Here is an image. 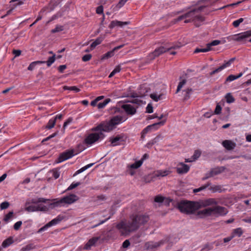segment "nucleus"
I'll list each match as a JSON object with an SVG mask.
<instances>
[{
	"label": "nucleus",
	"instance_id": "f257e3e1",
	"mask_svg": "<svg viewBox=\"0 0 251 251\" xmlns=\"http://www.w3.org/2000/svg\"><path fill=\"white\" fill-rule=\"evenodd\" d=\"M149 220V217L144 214H135L131 216L127 220H122L116 225V227L120 234L127 236L136 231L141 226Z\"/></svg>",
	"mask_w": 251,
	"mask_h": 251
},
{
	"label": "nucleus",
	"instance_id": "f03ea898",
	"mask_svg": "<svg viewBox=\"0 0 251 251\" xmlns=\"http://www.w3.org/2000/svg\"><path fill=\"white\" fill-rule=\"evenodd\" d=\"M201 207L199 202L182 200L177 204V208L183 213L190 214L194 213Z\"/></svg>",
	"mask_w": 251,
	"mask_h": 251
},
{
	"label": "nucleus",
	"instance_id": "7ed1b4c3",
	"mask_svg": "<svg viewBox=\"0 0 251 251\" xmlns=\"http://www.w3.org/2000/svg\"><path fill=\"white\" fill-rule=\"evenodd\" d=\"M183 45L180 43H177L176 45L171 47H164L161 46L156 49L154 51L152 52L149 56L150 58L152 60L156 57L159 56L162 53L170 51L171 54L175 55L176 53V51H172V50H176L180 48Z\"/></svg>",
	"mask_w": 251,
	"mask_h": 251
},
{
	"label": "nucleus",
	"instance_id": "20e7f679",
	"mask_svg": "<svg viewBox=\"0 0 251 251\" xmlns=\"http://www.w3.org/2000/svg\"><path fill=\"white\" fill-rule=\"evenodd\" d=\"M78 199V197L75 194H71L63 197L61 199L51 203L49 206L52 208L55 207L61 206L64 204H72L76 201Z\"/></svg>",
	"mask_w": 251,
	"mask_h": 251
},
{
	"label": "nucleus",
	"instance_id": "39448f33",
	"mask_svg": "<svg viewBox=\"0 0 251 251\" xmlns=\"http://www.w3.org/2000/svg\"><path fill=\"white\" fill-rule=\"evenodd\" d=\"M199 9H195L189 11V12L179 16L177 18V21H179L185 19L184 23H187L191 21H194L196 19H201V17L198 14Z\"/></svg>",
	"mask_w": 251,
	"mask_h": 251
},
{
	"label": "nucleus",
	"instance_id": "423d86ee",
	"mask_svg": "<svg viewBox=\"0 0 251 251\" xmlns=\"http://www.w3.org/2000/svg\"><path fill=\"white\" fill-rule=\"evenodd\" d=\"M105 135L101 132L97 131V132L91 133L89 134L85 139V143L91 145L99 140L103 139Z\"/></svg>",
	"mask_w": 251,
	"mask_h": 251
},
{
	"label": "nucleus",
	"instance_id": "0eeeda50",
	"mask_svg": "<svg viewBox=\"0 0 251 251\" xmlns=\"http://www.w3.org/2000/svg\"><path fill=\"white\" fill-rule=\"evenodd\" d=\"M114 127L112 126L109 121L104 122L99 125L93 128L92 130L93 131H99L101 132H109L114 129Z\"/></svg>",
	"mask_w": 251,
	"mask_h": 251
},
{
	"label": "nucleus",
	"instance_id": "6e6552de",
	"mask_svg": "<svg viewBox=\"0 0 251 251\" xmlns=\"http://www.w3.org/2000/svg\"><path fill=\"white\" fill-rule=\"evenodd\" d=\"M212 215L216 217L223 216L226 215L228 213L227 209L223 206L217 205L212 207Z\"/></svg>",
	"mask_w": 251,
	"mask_h": 251
},
{
	"label": "nucleus",
	"instance_id": "1a4fd4ad",
	"mask_svg": "<svg viewBox=\"0 0 251 251\" xmlns=\"http://www.w3.org/2000/svg\"><path fill=\"white\" fill-rule=\"evenodd\" d=\"M126 136L122 133L117 135L115 137H111L110 141L112 146H116L120 145L122 142H126Z\"/></svg>",
	"mask_w": 251,
	"mask_h": 251
},
{
	"label": "nucleus",
	"instance_id": "9d476101",
	"mask_svg": "<svg viewBox=\"0 0 251 251\" xmlns=\"http://www.w3.org/2000/svg\"><path fill=\"white\" fill-rule=\"evenodd\" d=\"M166 121V118L160 122L147 126L143 130V131H142V133H143V134H146L149 131H151V129L153 128H154V129H157L159 126L164 125Z\"/></svg>",
	"mask_w": 251,
	"mask_h": 251
},
{
	"label": "nucleus",
	"instance_id": "9b49d317",
	"mask_svg": "<svg viewBox=\"0 0 251 251\" xmlns=\"http://www.w3.org/2000/svg\"><path fill=\"white\" fill-rule=\"evenodd\" d=\"M74 151L73 150L67 151L60 154L59 157L58 158V161L57 162H62L72 157L73 156H74Z\"/></svg>",
	"mask_w": 251,
	"mask_h": 251
},
{
	"label": "nucleus",
	"instance_id": "f8f14e48",
	"mask_svg": "<svg viewBox=\"0 0 251 251\" xmlns=\"http://www.w3.org/2000/svg\"><path fill=\"white\" fill-rule=\"evenodd\" d=\"M251 36V29L233 35V40L236 41H241Z\"/></svg>",
	"mask_w": 251,
	"mask_h": 251
},
{
	"label": "nucleus",
	"instance_id": "ddd939ff",
	"mask_svg": "<svg viewBox=\"0 0 251 251\" xmlns=\"http://www.w3.org/2000/svg\"><path fill=\"white\" fill-rule=\"evenodd\" d=\"M49 208L48 206L39 204L38 205H30L26 207L25 209L28 212H34V211H47Z\"/></svg>",
	"mask_w": 251,
	"mask_h": 251
},
{
	"label": "nucleus",
	"instance_id": "4468645a",
	"mask_svg": "<svg viewBox=\"0 0 251 251\" xmlns=\"http://www.w3.org/2000/svg\"><path fill=\"white\" fill-rule=\"evenodd\" d=\"M235 59V58H232L230 59L228 61L225 62L223 64L219 66L218 68L213 70L212 72L210 73V74L212 75L221 72L224 69H226V68L229 67V66H231V64L233 62Z\"/></svg>",
	"mask_w": 251,
	"mask_h": 251
},
{
	"label": "nucleus",
	"instance_id": "2eb2a0df",
	"mask_svg": "<svg viewBox=\"0 0 251 251\" xmlns=\"http://www.w3.org/2000/svg\"><path fill=\"white\" fill-rule=\"evenodd\" d=\"M176 169L178 174H183L187 173L189 171L190 167L182 162H180L178 164Z\"/></svg>",
	"mask_w": 251,
	"mask_h": 251
},
{
	"label": "nucleus",
	"instance_id": "dca6fc26",
	"mask_svg": "<svg viewBox=\"0 0 251 251\" xmlns=\"http://www.w3.org/2000/svg\"><path fill=\"white\" fill-rule=\"evenodd\" d=\"M222 145L227 150L231 151L236 147V144L231 140H226L223 141Z\"/></svg>",
	"mask_w": 251,
	"mask_h": 251
},
{
	"label": "nucleus",
	"instance_id": "f3484780",
	"mask_svg": "<svg viewBox=\"0 0 251 251\" xmlns=\"http://www.w3.org/2000/svg\"><path fill=\"white\" fill-rule=\"evenodd\" d=\"M122 108L128 114L134 115L136 112V108L130 104H125L122 106Z\"/></svg>",
	"mask_w": 251,
	"mask_h": 251
},
{
	"label": "nucleus",
	"instance_id": "a211bd4d",
	"mask_svg": "<svg viewBox=\"0 0 251 251\" xmlns=\"http://www.w3.org/2000/svg\"><path fill=\"white\" fill-rule=\"evenodd\" d=\"M197 215L200 218L204 217L210 216L212 215V209L211 207L205 208L203 210L199 211L197 212Z\"/></svg>",
	"mask_w": 251,
	"mask_h": 251
},
{
	"label": "nucleus",
	"instance_id": "6ab92c4d",
	"mask_svg": "<svg viewBox=\"0 0 251 251\" xmlns=\"http://www.w3.org/2000/svg\"><path fill=\"white\" fill-rule=\"evenodd\" d=\"M218 204V201L215 199L209 198L201 202V207H206L212 205H217Z\"/></svg>",
	"mask_w": 251,
	"mask_h": 251
},
{
	"label": "nucleus",
	"instance_id": "aec40b11",
	"mask_svg": "<svg viewBox=\"0 0 251 251\" xmlns=\"http://www.w3.org/2000/svg\"><path fill=\"white\" fill-rule=\"evenodd\" d=\"M129 24L128 22H121L117 20L113 21L109 25V27L113 28L116 26L123 27Z\"/></svg>",
	"mask_w": 251,
	"mask_h": 251
},
{
	"label": "nucleus",
	"instance_id": "412c9836",
	"mask_svg": "<svg viewBox=\"0 0 251 251\" xmlns=\"http://www.w3.org/2000/svg\"><path fill=\"white\" fill-rule=\"evenodd\" d=\"M123 118L121 116H114L109 121L112 126L115 127V126L118 125L122 122Z\"/></svg>",
	"mask_w": 251,
	"mask_h": 251
},
{
	"label": "nucleus",
	"instance_id": "4be33fe9",
	"mask_svg": "<svg viewBox=\"0 0 251 251\" xmlns=\"http://www.w3.org/2000/svg\"><path fill=\"white\" fill-rule=\"evenodd\" d=\"M46 63L44 61H36L31 62L27 68V70L29 71H33L36 69L37 67L41 64Z\"/></svg>",
	"mask_w": 251,
	"mask_h": 251
},
{
	"label": "nucleus",
	"instance_id": "5701e85b",
	"mask_svg": "<svg viewBox=\"0 0 251 251\" xmlns=\"http://www.w3.org/2000/svg\"><path fill=\"white\" fill-rule=\"evenodd\" d=\"M98 240V237H94L90 239L85 245L84 249L85 250L90 249L91 247L94 246Z\"/></svg>",
	"mask_w": 251,
	"mask_h": 251
},
{
	"label": "nucleus",
	"instance_id": "b1692460",
	"mask_svg": "<svg viewBox=\"0 0 251 251\" xmlns=\"http://www.w3.org/2000/svg\"><path fill=\"white\" fill-rule=\"evenodd\" d=\"M171 173L169 170H158L154 172V177H163L167 176Z\"/></svg>",
	"mask_w": 251,
	"mask_h": 251
},
{
	"label": "nucleus",
	"instance_id": "393cba45",
	"mask_svg": "<svg viewBox=\"0 0 251 251\" xmlns=\"http://www.w3.org/2000/svg\"><path fill=\"white\" fill-rule=\"evenodd\" d=\"M225 168L224 167H217L213 168L210 170L213 176L219 175L221 173L223 172L225 170Z\"/></svg>",
	"mask_w": 251,
	"mask_h": 251
},
{
	"label": "nucleus",
	"instance_id": "a878e982",
	"mask_svg": "<svg viewBox=\"0 0 251 251\" xmlns=\"http://www.w3.org/2000/svg\"><path fill=\"white\" fill-rule=\"evenodd\" d=\"M63 219V217L62 216L59 215L56 218L53 219L51 221L49 222V224L50 226H54L55 225L58 224L59 222H60Z\"/></svg>",
	"mask_w": 251,
	"mask_h": 251
},
{
	"label": "nucleus",
	"instance_id": "bb28decb",
	"mask_svg": "<svg viewBox=\"0 0 251 251\" xmlns=\"http://www.w3.org/2000/svg\"><path fill=\"white\" fill-rule=\"evenodd\" d=\"M63 219V217L62 216L59 215L56 218L53 219L51 221L49 222V224L50 226H54L55 225L58 224L59 222H60Z\"/></svg>",
	"mask_w": 251,
	"mask_h": 251
},
{
	"label": "nucleus",
	"instance_id": "cd10ccee",
	"mask_svg": "<svg viewBox=\"0 0 251 251\" xmlns=\"http://www.w3.org/2000/svg\"><path fill=\"white\" fill-rule=\"evenodd\" d=\"M13 243V239L12 237H9L5 240H4L2 243V246L3 248H7L11 245Z\"/></svg>",
	"mask_w": 251,
	"mask_h": 251
},
{
	"label": "nucleus",
	"instance_id": "c85d7f7f",
	"mask_svg": "<svg viewBox=\"0 0 251 251\" xmlns=\"http://www.w3.org/2000/svg\"><path fill=\"white\" fill-rule=\"evenodd\" d=\"M50 201L49 199H46L43 198H34L31 200V202L34 204H37L38 203L43 202L46 203L48 201Z\"/></svg>",
	"mask_w": 251,
	"mask_h": 251
},
{
	"label": "nucleus",
	"instance_id": "c756f323",
	"mask_svg": "<svg viewBox=\"0 0 251 251\" xmlns=\"http://www.w3.org/2000/svg\"><path fill=\"white\" fill-rule=\"evenodd\" d=\"M121 70V66L120 65H117L115 67L114 69L112 71L108 76L109 78L113 77L115 74L119 73Z\"/></svg>",
	"mask_w": 251,
	"mask_h": 251
},
{
	"label": "nucleus",
	"instance_id": "7c9ffc66",
	"mask_svg": "<svg viewBox=\"0 0 251 251\" xmlns=\"http://www.w3.org/2000/svg\"><path fill=\"white\" fill-rule=\"evenodd\" d=\"M209 190L213 193L221 192L222 191V187L220 185H212L210 186Z\"/></svg>",
	"mask_w": 251,
	"mask_h": 251
},
{
	"label": "nucleus",
	"instance_id": "2f4dec72",
	"mask_svg": "<svg viewBox=\"0 0 251 251\" xmlns=\"http://www.w3.org/2000/svg\"><path fill=\"white\" fill-rule=\"evenodd\" d=\"M94 164V163H90V164H89L86 165L85 166L81 168V169H79L75 173V174H74V176H75L80 173H81L82 172H84L87 169L92 167Z\"/></svg>",
	"mask_w": 251,
	"mask_h": 251
},
{
	"label": "nucleus",
	"instance_id": "473e14b6",
	"mask_svg": "<svg viewBox=\"0 0 251 251\" xmlns=\"http://www.w3.org/2000/svg\"><path fill=\"white\" fill-rule=\"evenodd\" d=\"M103 39L104 38L102 37H100L96 39V40L91 44V48L93 49L95 48L97 45L100 44L101 43Z\"/></svg>",
	"mask_w": 251,
	"mask_h": 251
},
{
	"label": "nucleus",
	"instance_id": "72a5a7b5",
	"mask_svg": "<svg viewBox=\"0 0 251 251\" xmlns=\"http://www.w3.org/2000/svg\"><path fill=\"white\" fill-rule=\"evenodd\" d=\"M143 164L142 160H139L129 166L130 169H138Z\"/></svg>",
	"mask_w": 251,
	"mask_h": 251
},
{
	"label": "nucleus",
	"instance_id": "f704fd0d",
	"mask_svg": "<svg viewBox=\"0 0 251 251\" xmlns=\"http://www.w3.org/2000/svg\"><path fill=\"white\" fill-rule=\"evenodd\" d=\"M110 101V99L108 98L105 99L103 102H100L98 104V108L99 109H101L104 108Z\"/></svg>",
	"mask_w": 251,
	"mask_h": 251
},
{
	"label": "nucleus",
	"instance_id": "c9c22d12",
	"mask_svg": "<svg viewBox=\"0 0 251 251\" xmlns=\"http://www.w3.org/2000/svg\"><path fill=\"white\" fill-rule=\"evenodd\" d=\"M114 55V51L113 50L108 51L107 53L104 54L101 57L102 60L107 59L110 57H112Z\"/></svg>",
	"mask_w": 251,
	"mask_h": 251
},
{
	"label": "nucleus",
	"instance_id": "e433bc0d",
	"mask_svg": "<svg viewBox=\"0 0 251 251\" xmlns=\"http://www.w3.org/2000/svg\"><path fill=\"white\" fill-rule=\"evenodd\" d=\"M35 247L34 246L33 244H29L25 247H23L21 249V251H28L33 249H35Z\"/></svg>",
	"mask_w": 251,
	"mask_h": 251
},
{
	"label": "nucleus",
	"instance_id": "4c0bfd02",
	"mask_svg": "<svg viewBox=\"0 0 251 251\" xmlns=\"http://www.w3.org/2000/svg\"><path fill=\"white\" fill-rule=\"evenodd\" d=\"M55 123H56L55 119H53V118L50 119L49 120L48 124L46 126V128H48V129L52 128L54 126Z\"/></svg>",
	"mask_w": 251,
	"mask_h": 251
},
{
	"label": "nucleus",
	"instance_id": "58836bf2",
	"mask_svg": "<svg viewBox=\"0 0 251 251\" xmlns=\"http://www.w3.org/2000/svg\"><path fill=\"white\" fill-rule=\"evenodd\" d=\"M210 50V49L209 48V46H208L207 45V47L204 48H201V49H196L194 51L195 53H199V52H206Z\"/></svg>",
	"mask_w": 251,
	"mask_h": 251
},
{
	"label": "nucleus",
	"instance_id": "ea45409f",
	"mask_svg": "<svg viewBox=\"0 0 251 251\" xmlns=\"http://www.w3.org/2000/svg\"><path fill=\"white\" fill-rule=\"evenodd\" d=\"M243 234V231L241 228L239 227L236 229H234L233 231V235H237L238 237H240Z\"/></svg>",
	"mask_w": 251,
	"mask_h": 251
},
{
	"label": "nucleus",
	"instance_id": "a19ab883",
	"mask_svg": "<svg viewBox=\"0 0 251 251\" xmlns=\"http://www.w3.org/2000/svg\"><path fill=\"white\" fill-rule=\"evenodd\" d=\"M55 55L53 54L52 56L50 57L47 61H45L48 67L50 66L54 62L55 60Z\"/></svg>",
	"mask_w": 251,
	"mask_h": 251
},
{
	"label": "nucleus",
	"instance_id": "79ce46f5",
	"mask_svg": "<svg viewBox=\"0 0 251 251\" xmlns=\"http://www.w3.org/2000/svg\"><path fill=\"white\" fill-rule=\"evenodd\" d=\"M52 176L55 179L58 178L60 176V172L58 168L54 169L51 171Z\"/></svg>",
	"mask_w": 251,
	"mask_h": 251
},
{
	"label": "nucleus",
	"instance_id": "37998d69",
	"mask_svg": "<svg viewBox=\"0 0 251 251\" xmlns=\"http://www.w3.org/2000/svg\"><path fill=\"white\" fill-rule=\"evenodd\" d=\"M192 91V90L191 88H188L185 90H184V92L185 93L184 94V100H187L189 99L190 94Z\"/></svg>",
	"mask_w": 251,
	"mask_h": 251
},
{
	"label": "nucleus",
	"instance_id": "c03bdc74",
	"mask_svg": "<svg viewBox=\"0 0 251 251\" xmlns=\"http://www.w3.org/2000/svg\"><path fill=\"white\" fill-rule=\"evenodd\" d=\"M64 89L74 91L75 92H78L80 91V89L79 88H78L77 87H76V86L69 87V86H65L64 87Z\"/></svg>",
	"mask_w": 251,
	"mask_h": 251
},
{
	"label": "nucleus",
	"instance_id": "a18cd8bd",
	"mask_svg": "<svg viewBox=\"0 0 251 251\" xmlns=\"http://www.w3.org/2000/svg\"><path fill=\"white\" fill-rule=\"evenodd\" d=\"M226 102L227 103H231L233 102L234 101V99L232 97V96L230 94L228 93L226 96Z\"/></svg>",
	"mask_w": 251,
	"mask_h": 251
},
{
	"label": "nucleus",
	"instance_id": "49530a36",
	"mask_svg": "<svg viewBox=\"0 0 251 251\" xmlns=\"http://www.w3.org/2000/svg\"><path fill=\"white\" fill-rule=\"evenodd\" d=\"M244 21V19L242 18H241L237 20H235L233 22L232 25L235 27H237L240 24L242 23Z\"/></svg>",
	"mask_w": 251,
	"mask_h": 251
},
{
	"label": "nucleus",
	"instance_id": "de8ad7c7",
	"mask_svg": "<svg viewBox=\"0 0 251 251\" xmlns=\"http://www.w3.org/2000/svg\"><path fill=\"white\" fill-rule=\"evenodd\" d=\"M161 95H157L156 94L152 93L150 95V97L155 101H158L161 98Z\"/></svg>",
	"mask_w": 251,
	"mask_h": 251
},
{
	"label": "nucleus",
	"instance_id": "09e8293b",
	"mask_svg": "<svg viewBox=\"0 0 251 251\" xmlns=\"http://www.w3.org/2000/svg\"><path fill=\"white\" fill-rule=\"evenodd\" d=\"M210 185V183H207V184H205V185L204 186H202L199 188H197V189H195L193 190V192L194 193H197V192H200L204 189H205V188H206L207 187H208V186H209Z\"/></svg>",
	"mask_w": 251,
	"mask_h": 251
},
{
	"label": "nucleus",
	"instance_id": "8fccbe9b",
	"mask_svg": "<svg viewBox=\"0 0 251 251\" xmlns=\"http://www.w3.org/2000/svg\"><path fill=\"white\" fill-rule=\"evenodd\" d=\"M162 136L161 135H158L152 139L149 144L153 145L158 142L160 140L162 139Z\"/></svg>",
	"mask_w": 251,
	"mask_h": 251
},
{
	"label": "nucleus",
	"instance_id": "3c124183",
	"mask_svg": "<svg viewBox=\"0 0 251 251\" xmlns=\"http://www.w3.org/2000/svg\"><path fill=\"white\" fill-rule=\"evenodd\" d=\"M185 83H186L185 79H183L182 81H180L177 86L176 93H178L181 90V89L183 86V85L185 84Z\"/></svg>",
	"mask_w": 251,
	"mask_h": 251
},
{
	"label": "nucleus",
	"instance_id": "603ef678",
	"mask_svg": "<svg viewBox=\"0 0 251 251\" xmlns=\"http://www.w3.org/2000/svg\"><path fill=\"white\" fill-rule=\"evenodd\" d=\"M185 83H186L185 79H183L182 81H180L177 86L176 93H178L181 90V89L183 86V85L185 84Z\"/></svg>",
	"mask_w": 251,
	"mask_h": 251
},
{
	"label": "nucleus",
	"instance_id": "864d4df0",
	"mask_svg": "<svg viewBox=\"0 0 251 251\" xmlns=\"http://www.w3.org/2000/svg\"><path fill=\"white\" fill-rule=\"evenodd\" d=\"M9 206V203L7 201H4L2 202L0 204V208L1 210L5 209L7 208Z\"/></svg>",
	"mask_w": 251,
	"mask_h": 251
},
{
	"label": "nucleus",
	"instance_id": "5fc2aeb1",
	"mask_svg": "<svg viewBox=\"0 0 251 251\" xmlns=\"http://www.w3.org/2000/svg\"><path fill=\"white\" fill-rule=\"evenodd\" d=\"M13 212L12 211H10L8 212L4 217V221L6 222H7L13 216Z\"/></svg>",
	"mask_w": 251,
	"mask_h": 251
},
{
	"label": "nucleus",
	"instance_id": "6e6d98bb",
	"mask_svg": "<svg viewBox=\"0 0 251 251\" xmlns=\"http://www.w3.org/2000/svg\"><path fill=\"white\" fill-rule=\"evenodd\" d=\"M80 184V183L78 182L76 183H72L70 186L67 188V190H72L77 186H79Z\"/></svg>",
	"mask_w": 251,
	"mask_h": 251
},
{
	"label": "nucleus",
	"instance_id": "4d7b16f0",
	"mask_svg": "<svg viewBox=\"0 0 251 251\" xmlns=\"http://www.w3.org/2000/svg\"><path fill=\"white\" fill-rule=\"evenodd\" d=\"M220 43V41L218 40H215L211 42L210 43L208 44L207 46H209V48L211 49V46H214L218 45Z\"/></svg>",
	"mask_w": 251,
	"mask_h": 251
},
{
	"label": "nucleus",
	"instance_id": "13d9d810",
	"mask_svg": "<svg viewBox=\"0 0 251 251\" xmlns=\"http://www.w3.org/2000/svg\"><path fill=\"white\" fill-rule=\"evenodd\" d=\"M243 73L241 72L237 75H229L226 78H239L243 75Z\"/></svg>",
	"mask_w": 251,
	"mask_h": 251
},
{
	"label": "nucleus",
	"instance_id": "bf43d9fd",
	"mask_svg": "<svg viewBox=\"0 0 251 251\" xmlns=\"http://www.w3.org/2000/svg\"><path fill=\"white\" fill-rule=\"evenodd\" d=\"M201 155V152L199 151H196L192 156L193 160L197 159Z\"/></svg>",
	"mask_w": 251,
	"mask_h": 251
},
{
	"label": "nucleus",
	"instance_id": "052dcab7",
	"mask_svg": "<svg viewBox=\"0 0 251 251\" xmlns=\"http://www.w3.org/2000/svg\"><path fill=\"white\" fill-rule=\"evenodd\" d=\"M153 112V107L151 104H148L146 107V112L148 113H152Z\"/></svg>",
	"mask_w": 251,
	"mask_h": 251
},
{
	"label": "nucleus",
	"instance_id": "680f3d73",
	"mask_svg": "<svg viewBox=\"0 0 251 251\" xmlns=\"http://www.w3.org/2000/svg\"><path fill=\"white\" fill-rule=\"evenodd\" d=\"M164 198L161 196H157L154 198V201L156 202H162L164 201Z\"/></svg>",
	"mask_w": 251,
	"mask_h": 251
},
{
	"label": "nucleus",
	"instance_id": "e2e57ef3",
	"mask_svg": "<svg viewBox=\"0 0 251 251\" xmlns=\"http://www.w3.org/2000/svg\"><path fill=\"white\" fill-rule=\"evenodd\" d=\"M63 30V27L62 26H57L54 29H53L51 31L52 33H55L57 32H59L62 31Z\"/></svg>",
	"mask_w": 251,
	"mask_h": 251
},
{
	"label": "nucleus",
	"instance_id": "0e129e2a",
	"mask_svg": "<svg viewBox=\"0 0 251 251\" xmlns=\"http://www.w3.org/2000/svg\"><path fill=\"white\" fill-rule=\"evenodd\" d=\"M103 8L102 5H100L97 8L96 13L98 14H103Z\"/></svg>",
	"mask_w": 251,
	"mask_h": 251
},
{
	"label": "nucleus",
	"instance_id": "69168bd1",
	"mask_svg": "<svg viewBox=\"0 0 251 251\" xmlns=\"http://www.w3.org/2000/svg\"><path fill=\"white\" fill-rule=\"evenodd\" d=\"M22 224V221H18L16 222L14 225V228L16 230H18L21 227Z\"/></svg>",
	"mask_w": 251,
	"mask_h": 251
},
{
	"label": "nucleus",
	"instance_id": "338daca9",
	"mask_svg": "<svg viewBox=\"0 0 251 251\" xmlns=\"http://www.w3.org/2000/svg\"><path fill=\"white\" fill-rule=\"evenodd\" d=\"M127 0H120L119 2L117 5V7H118L119 8H121L122 6L124 5V4Z\"/></svg>",
	"mask_w": 251,
	"mask_h": 251
},
{
	"label": "nucleus",
	"instance_id": "774afa93",
	"mask_svg": "<svg viewBox=\"0 0 251 251\" xmlns=\"http://www.w3.org/2000/svg\"><path fill=\"white\" fill-rule=\"evenodd\" d=\"M92 57V55L90 54H85V55H84L82 57V60L83 61H88L89 60H90L91 59Z\"/></svg>",
	"mask_w": 251,
	"mask_h": 251
}]
</instances>
